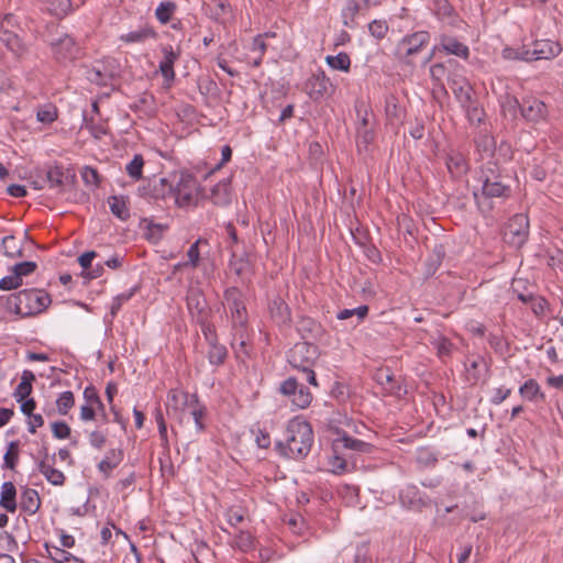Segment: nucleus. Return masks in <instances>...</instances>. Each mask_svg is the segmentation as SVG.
<instances>
[{
	"label": "nucleus",
	"instance_id": "obj_28",
	"mask_svg": "<svg viewBox=\"0 0 563 563\" xmlns=\"http://www.w3.org/2000/svg\"><path fill=\"white\" fill-rule=\"evenodd\" d=\"M211 201L216 206L225 207L231 203V178L220 180L211 189Z\"/></svg>",
	"mask_w": 563,
	"mask_h": 563
},
{
	"label": "nucleus",
	"instance_id": "obj_1",
	"mask_svg": "<svg viewBox=\"0 0 563 563\" xmlns=\"http://www.w3.org/2000/svg\"><path fill=\"white\" fill-rule=\"evenodd\" d=\"M313 431L311 424L299 418L291 419L286 427V441H277L275 450L285 457L302 460L311 451Z\"/></svg>",
	"mask_w": 563,
	"mask_h": 563
},
{
	"label": "nucleus",
	"instance_id": "obj_37",
	"mask_svg": "<svg viewBox=\"0 0 563 563\" xmlns=\"http://www.w3.org/2000/svg\"><path fill=\"white\" fill-rule=\"evenodd\" d=\"M41 499L37 490L26 487L21 495V509L29 515L37 512Z\"/></svg>",
	"mask_w": 563,
	"mask_h": 563
},
{
	"label": "nucleus",
	"instance_id": "obj_7",
	"mask_svg": "<svg viewBox=\"0 0 563 563\" xmlns=\"http://www.w3.org/2000/svg\"><path fill=\"white\" fill-rule=\"evenodd\" d=\"M120 73L119 62L114 57H104L86 70V78L93 85L107 87L111 80L120 77Z\"/></svg>",
	"mask_w": 563,
	"mask_h": 563
},
{
	"label": "nucleus",
	"instance_id": "obj_61",
	"mask_svg": "<svg viewBox=\"0 0 563 563\" xmlns=\"http://www.w3.org/2000/svg\"><path fill=\"white\" fill-rule=\"evenodd\" d=\"M81 178L86 185H92L98 187L100 185L101 178L98 170L91 166H85L81 169Z\"/></svg>",
	"mask_w": 563,
	"mask_h": 563
},
{
	"label": "nucleus",
	"instance_id": "obj_32",
	"mask_svg": "<svg viewBox=\"0 0 563 563\" xmlns=\"http://www.w3.org/2000/svg\"><path fill=\"white\" fill-rule=\"evenodd\" d=\"M404 112H405V110L399 104V100L395 95L389 93L388 96H386L385 113H386V118L390 124H396V123L401 122Z\"/></svg>",
	"mask_w": 563,
	"mask_h": 563
},
{
	"label": "nucleus",
	"instance_id": "obj_56",
	"mask_svg": "<svg viewBox=\"0 0 563 563\" xmlns=\"http://www.w3.org/2000/svg\"><path fill=\"white\" fill-rule=\"evenodd\" d=\"M375 140V132L369 128H357V148L366 150Z\"/></svg>",
	"mask_w": 563,
	"mask_h": 563
},
{
	"label": "nucleus",
	"instance_id": "obj_18",
	"mask_svg": "<svg viewBox=\"0 0 563 563\" xmlns=\"http://www.w3.org/2000/svg\"><path fill=\"white\" fill-rule=\"evenodd\" d=\"M435 48L441 49V52L448 55H455L463 59L470 57V48L464 43L444 33L439 36V44L435 45Z\"/></svg>",
	"mask_w": 563,
	"mask_h": 563
},
{
	"label": "nucleus",
	"instance_id": "obj_10",
	"mask_svg": "<svg viewBox=\"0 0 563 563\" xmlns=\"http://www.w3.org/2000/svg\"><path fill=\"white\" fill-rule=\"evenodd\" d=\"M48 40L53 57L57 63L63 64L79 57L80 47L76 40L68 33H60L56 42H54V38Z\"/></svg>",
	"mask_w": 563,
	"mask_h": 563
},
{
	"label": "nucleus",
	"instance_id": "obj_33",
	"mask_svg": "<svg viewBox=\"0 0 563 563\" xmlns=\"http://www.w3.org/2000/svg\"><path fill=\"white\" fill-rule=\"evenodd\" d=\"M44 548L47 552L48 558L54 563H85L84 560L75 556L70 552L62 548L51 545L48 542L44 543Z\"/></svg>",
	"mask_w": 563,
	"mask_h": 563
},
{
	"label": "nucleus",
	"instance_id": "obj_58",
	"mask_svg": "<svg viewBox=\"0 0 563 563\" xmlns=\"http://www.w3.org/2000/svg\"><path fill=\"white\" fill-rule=\"evenodd\" d=\"M196 323L200 327L201 332H202L206 341L208 342V344L218 342L216 327H214V324H212L210 322V318H206V320H201Z\"/></svg>",
	"mask_w": 563,
	"mask_h": 563
},
{
	"label": "nucleus",
	"instance_id": "obj_16",
	"mask_svg": "<svg viewBox=\"0 0 563 563\" xmlns=\"http://www.w3.org/2000/svg\"><path fill=\"white\" fill-rule=\"evenodd\" d=\"M549 115L548 106L536 97H525L521 101V117L531 123L544 121Z\"/></svg>",
	"mask_w": 563,
	"mask_h": 563
},
{
	"label": "nucleus",
	"instance_id": "obj_19",
	"mask_svg": "<svg viewBox=\"0 0 563 563\" xmlns=\"http://www.w3.org/2000/svg\"><path fill=\"white\" fill-rule=\"evenodd\" d=\"M296 330L305 340H320L325 333L322 324L308 316H300L298 318L296 322Z\"/></svg>",
	"mask_w": 563,
	"mask_h": 563
},
{
	"label": "nucleus",
	"instance_id": "obj_20",
	"mask_svg": "<svg viewBox=\"0 0 563 563\" xmlns=\"http://www.w3.org/2000/svg\"><path fill=\"white\" fill-rule=\"evenodd\" d=\"M375 380L377 384L388 387L386 388L388 395L401 399L406 396L407 389L395 378L394 374L389 368L378 369L375 374Z\"/></svg>",
	"mask_w": 563,
	"mask_h": 563
},
{
	"label": "nucleus",
	"instance_id": "obj_49",
	"mask_svg": "<svg viewBox=\"0 0 563 563\" xmlns=\"http://www.w3.org/2000/svg\"><path fill=\"white\" fill-rule=\"evenodd\" d=\"M223 298L227 301L229 309L242 308L244 305L243 294L238 287H229L224 290Z\"/></svg>",
	"mask_w": 563,
	"mask_h": 563
},
{
	"label": "nucleus",
	"instance_id": "obj_17",
	"mask_svg": "<svg viewBox=\"0 0 563 563\" xmlns=\"http://www.w3.org/2000/svg\"><path fill=\"white\" fill-rule=\"evenodd\" d=\"M268 311L272 320L278 327H289L291 322V312L289 306L286 301L276 296L268 301Z\"/></svg>",
	"mask_w": 563,
	"mask_h": 563
},
{
	"label": "nucleus",
	"instance_id": "obj_52",
	"mask_svg": "<svg viewBox=\"0 0 563 563\" xmlns=\"http://www.w3.org/2000/svg\"><path fill=\"white\" fill-rule=\"evenodd\" d=\"M143 167H144V158L141 154H135L132 158V161L126 165L125 169L128 175L139 180L142 178L143 175Z\"/></svg>",
	"mask_w": 563,
	"mask_h": 563
},
{
	"label": "nucleus",
	"instance_id": "obj_48",
	"mask_svg": "<svg viewBox=\"0 0 563 563\" xmlns=\"http://www.w3.org/2000/svg\"><path fill=\"white\" fill-rule=\"evenodd\" d=\"M361 9L360 3L356 0H347L346 5L342 10L343 24L349 27H353L355 16L358 14Z\"/></svg>",
	"mask_w": 563,
	"mask_h": 563
},
{
	"label": "nucleus",
	"instance_id": "obj_57",
	"mask_svg": "<svg viewBox=\"0 0 563 563\" xmlns=\"http://www.w3.org/2000/svg\"><path fill=\"white\" fill-rule=\"evenodd\" d=\"M389 25L385 20H373L368 24V32L377 40H383L388 33Z\"/></svg>",
	"mask_w": 563,
	"mask_h": 563
},
{
	"label": "nucleus",
	"instance_id": "obj_59",
	"mask_svg": "<svg viewBox=\"0 0 563 563\" xmlns=\"http://www.w3.org/2000/svg\"><path fill=\"white\" fill-rule=\"evenodd\" d=\"M37 265L35 262L25 261L21 263H16L12 266V273L18 276V278H22L23 276H29L35 272Z\"/></svg>",
	"mask_w": 563,
	"mask_h": 563
},
{
	"label": "nucleus",
	"instance_id": "obj_11",
	"mask_svg": "<svg viewBox=\"0 0 563 563\" xmlns=\"http://www.w3.org/2000/svg\"><path fill=\"white\" fill-rule=\"evenodd\" d=\"M139 195L145 199H153L155 201L167 199L174 200V180L168 178H152L144 186L139 187Z\"/></svg>",
	"mask_w": 563,
	"mask_h": 563
},
{
	"label": "nucleus",
	"instance_id": "obj_36",
	"mask_svg": "<svg viewBox=\"0 0 563 563\" xmlns=\"http://www.w3.org/2000/svg\"><path fill=\"white\" fill-rule=\"evenodd\" d=\"M519 394L529 401H544L545 395L534 378H529L519 388Z\"/></svg>",
	"mask_w": 563,
	"mask_h": 563
},
{
	"label": "nucleus",
	"instance_id": "obj_12",
	"mask_svg": "<svg viewBox=\"0 0 563 563\" xmlns=\"http://www.w3.org/2000/svg\"><path fill=\"white\" fill-rule=\"evenodd\" d=\"M14 15L12 13L5 14L0 20V41L11 51L16 57H23L27 53L26 44L15 34L8 30L12 25Z\"/></svg>",
	"mask_w": 563,
	"mask_h": 563
},
{
	"label": "nucleus",
	"instance_id": "obj_27",
	"mask_svg": "<svg viewBox=\"0 0 563 563\" xmlns=\"http://www.w3.org/2000/svg\"><path fill=\"white\" fill-rule=\"evenodd\" d=\"M75 178V174H66L62 166H55L46 172V181L49 184L51 188H57L58 192L64 190V186L68 181L74 183Z\"/></svg>",
	"mask_w": 563,
	"mask_h": 563
},
{
	"label": "nucleus",
	"instance_id": "obj_14",
	"mask_svg": "<svg viewBox=\"0 0 563 563\" xmlns=\"http://www.w3.org/2000/svg\"><path fill=\"white\" fill-rule=\"evenodd\" d=\"M186 301L188 311L195 322L211 317V309L201 289L189 288L186 295Z\"/></svg>",
	"mask_w": 563,
	"mask_h": 563
},
{
	"label": "nucleus",
	"instance_id": "obj_2",
	"mask_svg": "<svg viewBox=\"0 0 563 563\" xmlns=\"http://www.w3.org/2000/svg\"><path fill=\"white\" fill-rule=\"evenodd\" d=\"M478 181L482 184L481 191L473 192L478 206L482 199H508L511 196V177L496 162L489 161L481 167Z\"/></svg>",
	"mask_w": 563,
	"mask_h": 563
},
{
	"label": "nucleus",
	"instance_id": "obj_3",
	"mask_svg": "<svg viewBox=\"0 0 563 563\" xmlns=\"http://www.w3.org/2000/svg\"><path fill=\"white\" fill-rule=\"evenodd\" d=\"M52 299L43 289H23L7 297L5 309L22 318L32 317L45 311Z\"/></svg>",
	"mask_w": 563,
	"mask_h": 563
},
{
	"label": "nucleus",
	"instance_id": "obj_13",
	"mask_svg": "<svg viewBox=\"0 0 563 563\" xmlns=\"http://www.w3.org/2000/svg\"><path fill=\"white\" fill-rule=\"evenodd\" d=\"M279 391L285 396H292V404L299 409L309 407L312 401V394L309 388L299 385L295 377L285 379L280 384Z\"/></svg>",
	"mask_w": 563,
	"mask_h": 563
},
{
	"label": "nucleus",
	"instance_id": "obj_44",
	"mask_svg": "<svg viewBox=\"0 0 563 563\" xmlns=\"http://www.w3.org/2000/svg\"><path fill=\"white\" fill-rule=\"evenodd\" d=\"M228 357V350L224 345L214 342L209 344L208 360L210 364L220 366L223 365Z\"/></svg>",
	"mask_w": 563,
	"mask_h": 563
},
{
	"label": "nucleus",
	"instance_id": "obj_47",
	"mask_svg": "<svg viewBox=\"0 0 563 563\" xmlns=\"http://www.w3.org/2000/svg\"><path fill=\"white\" fill-rule=\"evenodd\" d=\"M329 67L335 70L349 71L351 67V58L347 53L341 52L335 56L329 55L325 57Z\"/></svg>",
	"mask_w": 563,
	"mask_h": 563
},
{
	"label": "nucleus",
	"instance_id": "obj_5",
	"mask_svg": "<svg viewBox=\"0 0 563 563\" xmlns=\"http://www.w3.org/2000/svg\"><path fill=\"white\" fill-rule=\"evenodd\" d=\"M430 40L431 34L426 30L407 34L397 43L394 57L404 65L412 66L413 58L424 49Z\"/></svg>",
	"mask_w": 563,
	"mask_h": 563
},
{
	"label": "nucleus",
	"instance_id": "obj_50",
	"mask_svg": "<svg viewBox=\"0 0 563 563\" xmlns=\"http://www.w3.org/2000/svg\"><path fill=\"white\" fill-rule=\"evenodd\" d=\"M211 18L217 22H222L224 18L231 13V4L229 0H212Z\"/></svg>",
	"mask_w": 563,
	"mask_h": 563
},
{
	"label": "nucleus",
	"instance_id": "obj_64",
	"mask_svg": "<svg viewBox=\"0 0 563 563\" xmlns=\"http://www.w3.org/2000/svg\"><path fill=\"white\" fill-rule=\"evenodd\" d=\"M52 432L54 438L65 440L70 437L71 429L65 421H55L52 423Z\"/></svg>",
	"mask_w": 563,
	"mask_h": 563
},
{
	"label": "nucleus",
	"instance_id": "obj_30",
	"mask_svg": "<svg viewBox=\"0 0 563 563\" xmlns=\"http://www.w3.org/2000/svg\"><path fill=\"white\" fill-rule=\"evenodd\" d=\"M188 394H184L185 404L190 408V415L194 418L197 430L202 432L206 429L202 422L203 418L206 417V407L200 405L197 394L190 395V399H188Z\"/></svg>",
	"mask_w": 563,
	"mask_h": 563
},
{
	"label": "nucleus",
	"instance_id": "obj_34",
	"mask_svg": "<svg viewBox=\"0 0 563 563\" xmlns=\"http://www.w3.org/2000/svg\"><path fill=\"white\" fill-rule=\"evenodd\" d=\"M129 108L133 112H140L145 115H154L155 113V97L153 93L148 91H144L136 100L135 102L131 103Z\"/></svg>",
	"mask_w": 563,
	"mask_h": 563
},
{
	"label": "nucleus",
	"instance_id": "obj_40",
	"mask_svg": "<svg viewBox=\"0 0 563 563\" xmlns=\"http://www.w3.org/2000/svg\"><path fill=\"white\" fill-rule=\"evenodd\" d=\"M45 9L57 19H64L73 9L71 0H44Z\"/></svg>",
	"mask_w": 563,
	"mask_h": 563
},
{
	"label": "nucleus",
	"instance_id": "obj_4",
	"mask_svg": "<svg viewBox=\"0 0 563 563\" xmlns=\"http://www.w3.org/2000/svg\"><path fill=\"white\" fill-rule=\"evenodd\" d=\"M334 433L336 438L332 442L333 456L331 457L330 465L335 474H342L347 471V461L344 457L343 450H351L361 453H372L373 444L354 439L347 434L346 431L335 428Z\"/></svg>",
	"mask_w": 563,
	"mask_h": 563
},
{
	"label": "nucleus",
	"instance_id": "obj_38",
	"mask_svg": "<svg viewBox=\"0 0 563 563\" xmlns=\"http://www.w3.org/2000/svg\"><path fill=\"white\" fill-rule=\"evenodd\" d=\"M110 210L113 216L120 220H128L130 218V210L128 208L129 198L125 196H111L108 199Z\"/></svg>",
	"mask_w": 563,
	"mask_h": 563
},
{
	"label": "nucleus",
	"instance_id": "obj_43",
	"mask_svg": "<svg viewBox=\"0 0 563 563\" xmlns=\"http://www.w3.org/2000/svg\"><path fill=\"white\" fill-rule=\"evenodd\" d=\"M20 456V441L14 440L9 442L7 452L3 455V467L14 470L19 463Z\"/></svg>",
	"mask_w": 563,
	"mask_h": 563
},
{
	"label": "nucleus",
	"instance_id": "obj_26",
	"mask_svg": "<svg viewBox=\"0 0 563 563\" xmlns=\"http://www.w3.org/2000/svg\"><path fill=\"white\" fill-rule=\"evenodd\" d=\"M124 453L122 449H110L104 457L98 464V471L103 474L104 478H109L111 472L123 461Z\"/></svg>",
	"mask_w": 563,
	"mask_h": 563
},
{
	"label": "nucleus",
	"instance_id": "obj_21",
	"mask_svg": "<svg viewBox=\"0 0 563 563\" xmlns=\"http://www.w3.org/2000/svg\"><path fill=\"white\" fill-rule=\"evenodd\" d=\"M562 52L560 42L552 40H536L532 43V55L536 60L552 59Z\"/></svg>",
	"mask_w": 563,
	"mask_h": 563
},
{
	"label": "nucleus",
	"instance_id": "obj_8",
	"mask_svg": "<svg viewBox=\"0 0 563 563\" xmlns=\"http://www.w3.org/2000/svg\"><path fill=\"white\" fill-rule=\"evenodd\" d=\"M529 236V219L522 213L512 216L504 231V241L516 249H520L528 240Z\"/></svg>",
	"mask_w": 563,
	"mask_h": 563
},
{
	"label": "nucleus",
	"instance_id": "obj_63",
	"mask_svg": "<svg viewBox=\"0 0 563 563\" xmlns=\"http://www.w3.org/2000/svg\"><path fill=\"white\" fill-rule=\"evenodd\" d=\"M14 243H15V238L13 235H7L2 239L4 254L9 257L22 256L21 247H18L16 245H12Z\"/></svg>",
	"mask_w": 563,
	"mask_h": 563
},
{
	"label": "nucleus",
	"instance_id": "obj_24",
	"mask_svg": "<svg viewBox=\"0 0 563 563\" xmlns=\"http://www.w3.org/2000/svg\"><path fill=\"white\" fill-rule=\"evenodd\" d=\"M445 165L452 178L460 179L467 174L470 165L467 158L460 152L451 151L445 158Z\"/></svg>",
	"mask_w": 563,
	"mask_h": 563
},
{
	"label": "nucleus",
	"instance_id": "obj_39",
	"mask_svg": "<svg viewBox=\"0 0 563 563\" xmlns=\"http://www.w3.org/2000/svg\"><path fill=\"white\" fill-rule=\"evenodd\" d=\"M157 33L156 31L150 26H143L140 30L131 31L126 34H122L120 36V40L124 43H143L148 38H156Z\"/></svg>",
	"mask_w": 563,
	"mask_h": 563
},
{
	"label": "nucleus",
	"instance_id": "obj_42",
	"mask_svg": "<svg viewBox=\"0 0 563 563\" xmlns=\"http://www.w3.org/2000/svg\"><path fill=\"white\" fill-rule=\"evenodd\" d=\"M177 11V4L174 1H163L158 4L155 10V18L161 24H168L172 22L175 12Z\"/></svg>",
	"mask_w": 563,
	"mask_h": 563
},
{
	"label": "nucleus",
	"instance_id": "obj_31",
	"mask_svg": "<svg viewBox=\"0 0 563 563\" xmlns=\"http://www.w3.org/2000/svg\"><path fill=\"white\" fill-rule=\"evenodd\" d=\"M36 380L35 374L32 371L24 369L21 375V382L13 391V397L18 402L30 397L33 391V382Z\"/></svg>",
	"mask_w": 563,
	"mask_h": 563
},
{
	"label": "nucleus",
	"instance_id": "obj_55",
	"mask_svg": "<svg viewBox=\"0 0 563 563\" xmlns=\"http://www.w3.org/2000/svg\"><path fill=\"white\" fill-rule=\"evenodd\" d=\"M234 544L242 552H249L254 548V538L249 531L240 530L235 536Z\"/></svg>",
	"mask_w": 563,
	"mask_h": 563
},
{
	"label": "nucleus",
	"instance_id": "obj_53",
	"mask_svg": "<svg viewBox=\"0 0 563 563\" xmlns=\"http://www.w3.org/2000/svg\"><path fill=\"white\" fill-rule=\"evenodd\" d=\"M89 133L97 140H100L103 135L108 134V128L104 123H97L92 118L88 119L84 115V126Z\"/></svg>",
	"mask_w": 563,
	"mask_h": 563
},
{
	"label": "nucleus",
	"instance_id": "obj_9",
	"mask_svg": "<svg viewBox=\"0 0 563 563\" xmlns=\"http://www.w3.org/2000/svg\"><path fill=\"white\" fill-rule=\"evenodd\" d=\"M198 189L199 184L191 173L181 172L178 177L174 175V201L178 207L189 206Z\"/></svg>",
	"mask_w": 563,
	"mask_h": 563
},
{
	"label": "nucleus",
	"instance_id": "obj_6",
	"mask_svg": "<svg viewBox=\"0 0 563 563\" xmlns=\"http://www.w3.org/2000/svg\"><path fill=\"white\" fill-rule=\"evenodd\" d=\"M318 345L307 341L297 342L287 353V361L297 371L313 367L319 358Z\"/></svg>",
	"mask_w": 563,
	"mask_h": 563
},
{
	"label": "nucleus",
	"instance_id": "obj_23",
	"mask_svg": "<svg viewBox=\"0 0 563 563\" xmlns=\"http://www.w3.org/2000/svg\"><path fill=\"white\" fill-rule=\"evenodd\" d=\"M449 85L461 107L470 104L475 99L474 90L465 78H449Z\"/></svg>",
	"mask_w": 563,
	"mask_h": 563
},
{
	"label": "nucleus",
	"instance_id": "obj_45",
	"mask_svg": "<svg viewBox=\"0 0 563 563\" xmlns=\"http://www.w3.org/2000/svg\"><path fill=\"white\" fill-rule=\"evenodd\" d=\"M230 266L234 271L235 275L243 280L244 275L251 269L249 255L243 253L241 256L236 257V254L232 253Z\"/></svg>",
	"mask_w": 563,
	"mask_h": 563
},
{
	"label": "nucleus",
	"instance_id": "obj_25",
	"mask_svg": "<svg viewBox=\"0 0 563 563\" xmlns=\"http://www.w3.org/2000/svg\"><path fill=\"white\" fill-rule=\"evenodd\" d=\"M56 463V454H52L51 463H45V461H40L37 464V470L44 477L54 486H62L65 483V475L62 471L54 467Z\"/></svg>",
	"mask_w": 563,
	"mask_h": 563
},
{
	"label": "nucleus",
	"instance_id": "obj_46",
	"mask_svg": "<svg viewBox=\"0 0 563 563\" xmlns=\"http://www.w3.org/2000/svg\"><path fill=\"white\" fill-rule=\"evenodd\" d=\"M466 113L467 120L471 124L479 125L484 122L485 111L479 107L478 101L474 99L470 104L462 107Z\"/></svg>",
	"mask_w": 563,
	"mask_h": 563
},
{
	"label": "nucleus",
	"instance_id": "obj_29",
	"mask_svg": "<svg viewBox=\"0 0 563 563\" xmlns=\"http://www.w3.org/2000/svg\"><path fill=\"white\" fill-rule=\"evenodd\" d=\"M140 228L144 230V238L148 242L157 244L163 239L164 232L168 229V225L155 223L148 218H142L140 221Z\"/></svg>",
	"mask_w": 563,
	"mask_h": 563
},
{
	"label": "nucleus",
	"instance_id": "obj_54",
	"mask_svg": "<svg viewBox=\"0 0 563 563\" xmlns=\"http://www.w3.org/2000/svg\"><path fill=\"white\" fill-rule=\"evenodd\" d=\"M74 405L75 397L73 391L70 390L62 393L56 400V406L60 415H67L68 411L74 407Z\"/></svg>",
	"mask_w": 563,
	"mask_h": 563
},
{
	"label": "nucleus",
	"instance_id": "obj_22",
	"mask_svg": "<svg viewBox=\"0 0 563 563\" xmlns=\"http://www.w3.org/2000/svg\"><path fill=\"white\" fill-rule=\"evenodd\" d=\"M164 54L163 59L159 62V71L165 81L170 82L175 79L174 65L180 56L179 51H175L172 45L162 47Z\"/></svg>",
	"mask_w": 563,
	"mask_h": 563
},
{
	"label": "nucleus",
	"instance_id": "obj_62",
	"mask_svg": "<svg viewBox=\"0 0 563 563\" xmlns=\"http://www.w3.org/2000/svg\"><path fill=\"white\" fill-rule=\"evenodd\" d=\"M137 287H133L129 291L115 296L111 305V314L115 316L117 312L121 309L122 305L129 301L134 296Z\"/></svg>",
	"mask_w": 563,
	"mask_h": 563
},
{
	"label": "nucleus",
	"instance_id": "obj_60",
	"mask_svg": "<svg viewBox=\"0 0 563 563\" xmlns=\"http://www.w3.org/2000/svg\"><path fill=\"white\" fill-rule=\"evenodd\" d=\"M207 244V240L199 238L195 243H192L187 252L188 262L185 265H189L194 268L198 267L200 260L199 244Z\"/></svg>",
	"mask_w": 563,
	"mask_h": 563
},
{
	"label": "nucleus",
	"instance_id": "obj_51",
	"mask_svg": "<svg viewBox=\"0 0 563 563\" xmlns=\"http://www.w3.org/2000/svg\"><path fill=\"white\" fill-rule=\"evenodd\" d=\"M57 117V108L52 103L40 107L36 112L37 121L44 124L53 123Z\"/></svg>",
	"mask_w": 563,
	"mask_h": 563
},
{
	"label": "nucleus",
	"instance_id": "obj_35",
	"mask_svg": "<svg viewBox=\"0 0 563 563\" xmlns=\"http://www.w3.org/2000/svg\"><path fill=\"white\" fill-rule=\"evenodd\" d=\"M0 507L8 512L16 510V488L12 482H4L1 486Z\"/></svg>",
	"mask_w": 563,
	"mask_h": 563
},
{
	"label": "nucleus",
	"instance_id": "obj_41",
	"mask_svg": "<svg viewBox=\"0 0 563 563\" xmlns=\"http://www.w3.org/2000/svg\"><path fill=\"white\" fill-rule=\"evenodd\" d=\"M500 108L504 117H509L515 120L518 117V112L521 113V101H519L515 96L507 93L501 99Z\"/></svg>",
	"mask_w": 563,
	"mask_h": 563
},
{
	"label": "nucleus",
	"instance_id": "obj_15",
	"mask_svg": "<svg viewBox=\"0 0 563 563\" xmlns=\"http://www.w3.org/2000/svg\"><path fill=\"white\" fill-rule=\"evenodd\" d=\"M308 95L313 101H321L322 99L330 97L334 87L330 81V78L323 70H319L307 81Z\"/></svg>",
	"mask_w": 563,
	"mask_h": 563
}]
</instances>
